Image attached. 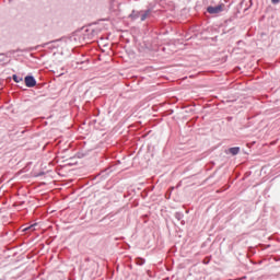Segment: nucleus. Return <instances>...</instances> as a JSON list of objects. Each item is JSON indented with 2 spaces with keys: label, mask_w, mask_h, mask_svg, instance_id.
<instances>
[{
  "label": "nucleus",
  "mask_w": 280,
  "mask_h": 280,
  "mask_svg": "<svg viewBox=\"0 0 280 280\" xmlns=\"http://www.w3.org/2000/svg\"><path fill=\"white\" fill-rule=\"evenodd\" d=\"M101 32L102 28L90 25L89 27H83L81 31L75 32L70 38L71 40H74V43H89Z\"/></svg>",
  "instance_id": "f257e3e1"
},
{
  "label": "nucleus",
  "mask_w": 280,
  "mask_h": 280,
  "mask_svg": "<svg viewBox=\"0 0 280 280\" xmlns=\"http://www.w3.org/2000/svg\"><path fill=\"white\" fill-rule=\"evenodd\" d=\"M152 12H154V5L149 4L147 7V10L141 11V15H140V21H145L147 19H150V16L152 15Z\"/></svg>",
  "instance_id": "f03ea898"
},
{
  "label": "nucleus",
  "mask_w": 280,
  "mask_h": 280,
  "mask_svg": "<svg viewBox=\"0 0 280 280\" xmlns=\"http://www.w3.org/2000/svg\"><path fill=\"white\" fill-rule=\"evenodd\" d=\"M207 12L209 14H220V12H224V4H219L217 7H208Z\"/></svg>",
  "instance_id": "7ed1b4c3"
},
{
  "label": "nucleus",
  "mask_w": 280,
  "mask_h": 280,
  "mask_svg": "<svg viewBox=\"0 0 280 280\" xmlns=\"http://www.w3.org/2000/svg\"><path fill=\"white\" fill-rule=\"evenodd\" d=\"M24 82L27 89H34V86L36 85V79L33 75H26L24 78Z\"/></svg>",
  "instance_id": "20e7f679"
},
{
  "label": "nucleus",
  "mask_w": 280,
  "mask_h": 280,
  "mask_svg": "<svg viewBox=\"0 0 280 280\" xmlns=\"http://www.w3.org/2000/svg\"><path fill=\"white\" fill-rule=\"evenodd\" d=\"M36 226H37V224L35 223V224H32V225H28V226L24 228L22 231L24 233H32V232L36 231Z\"/></svg>",
  "instance_id": "39448f33"
},
{
  "label": "nucleus",
  "mask_w": 280,
  "mask_h": 280,
  "mask_svg": "<svg viewBox=\"0 0 280 280\" xmlns=\"http://www.w3.org/2000/svg\"><path fill=\"white\" fill-rule=\"evenodd\" d=\"M139 16L141 18V11H132L130 14V19H132V21H137V19H139Z\"/></svg>",
  "instance_id": "423d86ee"
},
{
  "label": "nucleus",
  "mask_w": 280,
  "mask_h": 280,
  "mask_svg": "<svg viewBox=\"0 0 280 280\" xmlns=\"http://www.w3.org/2000/svg\"><path fill=\"white\" fill-rule=\"evenodd\" d=\"M230 154H232V156H237V154H240V147L230 148Z\"/></svg>",
  "instance_id": "0eeeda50"
},
{
  "label": "nucleus",
  "mask_w": 280,
  "mask_h": 280,
  "mask_svg": "<svg viewBox=\"0 0 280 280\" xmlns=\"http://www.w3.org/2000/svg\"><path fill=\"white\" fill-rule=\"evenodd\" d=\"M13 81H15L16 82V84H19V82H21L22 80H23V77H19V75H16V74H13Z\"/></svg>",
  "instance_id": "6e6552de"
},
{
  "label": "nucleus",
  "mask_w": 280,
  "mask_h": 280,
  "mask_svg": "<svg viewBox=\"0 0 280 280\" xmlns=\"http://www.w3.org/2000/svg\"><path fill=\"white\" fill-rule=\"evenodd\" d=\"M175 218L176 220L180 221L183 218H185V214H183V212H176Z\"/></svg>",
  "instance_id": "1a4fd4ad"
},
{
  "label": "nucleus",
  "mask_w": 280,
  "mask_h": 280,
  "mask_svg": "<svg viewBox=\"0 0 280 280\" xmlns=\"http://www.w3.org/2000/svg\"><path fill=\"white\" fill-rule=\"evenodd\" d=\"M143 264H145V259H143V258H138L137 259V265L138 266H143Z\"/></svg>",
  "instance_id": "9d476101"
},
{
  "label": "nucleus",
  "mask_w": 280,
  "mask_h": 280,
  "mask_svg": "<svg viewBox=\"0 0 280 280\" xmlns=\"http://www.w3.org/2000/svg\"><path fill=\"white\" fill-rule=\"evenodd\" d=\"M271 3H273V5H277L278 3H280V0H271Z\"/></svg>",
  "instance_id": "9b49d317"
}]
</instances>
